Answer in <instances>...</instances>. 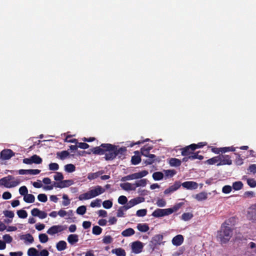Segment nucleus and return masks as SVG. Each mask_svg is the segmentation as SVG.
Instances as JSON below:
<instances>
[{
	"label": "nucleus",
	"mask_w": 256,
	"mask_h": 256,
	"mask_svg": "<svg viewBox=\"0 0 256 256\" xmlns=\"http://www.w3.org/2000/svg\"><path fill=\"white\" fill-rule=\"evenodd\" d=\"M105 192V189L101 186H97L87 192L81 194L78 196L80 200H87L96 197Z\"/></svg>",
	"instance_id": "1"
},
{
	"label": "nucleus",
	"mask_w": 256,
	"mask_h": 256,
	"mask_svg": "<svg viewBox=\"0 0 256 256\" xmlns=\"http://www.w3.org/2000/svg\"><path fill=\"white\" fill-rule=\"evenodd\" d=\"M20 183V180L12 176L8 175L0 179V186H2L6 188H14Z\"/></svg>",
	"instance_id": "2"
},
{
	"label": "nucleus",
	"mask_w": 256,
	"mask_h": 256,
	"mask_svg": "<svg viewBox=\"0 0 256 256\" xmlns=\"http://www.w3.org/2000/svg\"><path fill=\"white\" fill-rule=\"evenodd\" d=\"M232 231L230 227L222 226L221 230L218 232L217 238L222 243L228 242L232 236Z\"/></svg>",
	"instance_id": "3"
},
{
	"label": "nucleus",
	"mask_w": 256,
	"mask_h": 256,
	"mask_svg": "<svg viewBox=\"0 0 256 256\" xmlns=\"http://www.w3.org/2000/svg\"><path fill=\"white\" fill-rule=\"evenodd\" d=\"M74 182L72 180H62L60 182L54 183V185L46 186H44V189L46 190H52L54 187H56L60 188L68 187L74 184Z\"/></svg>",
	"instance_id": "4"
},
{
	"label": "nucleus",
	"mask_w": 256,
	"mask_h": 256,
	"mask_svg": "<svg viewBox=\"0 0 256 256\" xmlns=\"http://www.w3.org/2000/svg\"><path fill=\"white\" fill-rule=\"evenodd\" d=\"M102 146L106 147L105 151V158L106 160H112L116 156V154L114 151L115 146L109 144H102Z\"/></svg>",
	"instance_id": "5"
},
{
	"label": "nucleus",
	"mask_w": 256,
	"mask_h": 256,
	"mask_svg": "<svg viewBox=\"0 0 256 256\" xmlns=\"http://www.w3.org/2000/svg\"><path fill=\"white\" fill-rule=\"evenodd\" d=\"M148 172L147 170H144L141 172H136L131 174L128 175L126 176L122 177L120 180L122 182H126L128 180H136L142 178L143 177H144L148 174Z\"/></svg>",
	"instance_id": "6"
},
{
	"label": "nucleus",
	"mask_w": 256,
	"mask_h": 256,
	"mask_svg": "<svg viewBox=\"0 0 256 256\" xmlns=\"http://www.w3.org/2000/svg\"><path fill=\"white\" fill-rule=\"evenodd\" d=\"M67 228V226L66 225H54L50 228L46 233L50 236H54L56 234L62 232Z\"/></svg>",
	"instance_id": "7"
},
{
	"label": "nucleus",
	"mask_w": 256,
	"mask_h": 256,
	"mask_svg": "<svg viewBox=\"0 0 256 256\" xmlns=\"http://www.w3.org/2000/svg\"><path fill=\"white\" fill-rule=\"evenodd\" d=\"M144 246V244L140 241H135L130 244L132 252L138 254L140 253Z\"/></svg>",
	"instance_id": "8"
},
{
	"label": "nucleus",
	"mask_w": 256,
	"mask_h": 256,
	"mask_svg": "<svg viewBox=\"0 0 256 256\" xmlns=\"http://www.w3.org/2000/svg\"><path fill=\"white\" fill-rule=\"evenodd\" d=\"M144 201V198L142 197H137L134 198L130 200L126 205H125V208L126 209H129L132 206L142 202Z\"/></svg>",
	"instance_id": "9"
},
{
	"label": "nucleus",
	"mask_w": 256,
	"mask_h": 256,
	"mask_svg": "<svg viewBox=\"0 0 256 256\" xmlns=\"http://www.w3.org/2000/svg\"><path fill=\"white\" fill-rule=\"evenodd\" d=\"M220 158L219 162L218 163L217 166L223 165H231L232 164V160L230 157L228 155H220Z\"/></svg>",
	"instance_id": "10"
},
{
	"label": "nucleus",
	"mask_w": 256,
	"mask_h": 256,
	"mask_svg": "<svg viewBox=\"0 0 256 256\" xmlns=\"http://www.w3.org/2000/svg\"><path fill=\"white\" fill-rule=\"evenodd\" d=\"M14 156V153L10 149H5L0 152V158L4 160H10Z\"/></svg>",
	"instance_id": "11"
},
{
	"label": "nucleus",
	"mask_w": 256,
	"mask_h": 256,
	"mask_svg": "<svg viewBox=\"0 0 256 256\" xmlns=\"http://www.w3.org/2000/svg\"><path fill=\"white\" fill-rule=\"evenodd\" d=\"M196 149V144H192L182 149V155L183 156H189Z\"/></svg>",
	"instance_id": "12"
},
{
	"label": "nucleus",
	"mask_w": 256,
	"mask_h": 256,
	"mask_svg": "<svg viewBox=\"0 0 256 256\" xmlns=\"http://www.w3.org/2000/svg\"><path fill=\"white\" fill-rule=\"evenodd\" d=\"M32 214L34 216H38L40 218H45L47 216V214L44 212L40 210L37 208H34L31 210Z\"/></svg>",
	"instance_id": "13"
},
{
	"label": "nucleus",
	"mask_w": 256,
	"mask_h": 256,
	"mask_svg": "<svg viewBox=\"0 0 256 256\" xmlns=\"http://www.w3.org/2000/svg\"><path fill=\"white\" fill-rule=\"evenodd\" d=\"M182 186L187 190H196L198 188V184L194 182L188 181L182 184Z\"/></svg>",
	"instance_id": "14"
},
{
	"label": "nucleus",
	"mask_w": 256,
	"mask_h": 256,
	"mask_svg": "<svg viewBox=\"0 0 256 256\" xmlns=\"http://www.w3.org/2000/svg\"><path fill=\"white\" fill-rule=\"evenodd\" d=\"M120 188L126 191L135 190L136 186L134 183L124 182L120 184Z\"/></svg>",
	"instance_id": "15"
},
{
	"label": "nucleus",
	"mask_w": 256,
	"mask_h": 256,
	"mask_svg": "<svg viewBox=\"0 0 256 256\" xmlns=\"http://www.w3.org/2000/svg\"><path fill=\"white\" fill-rule=\"evenodd\" d=\"M20 239L23 240L26 244H32L34 241L33 236L30 234L22 235Z\"/></svg>",
	"instance_id": "16"
},
{
	"label": "nucleus",
	"mask_w": 256,
	"mask_h": 256,
	"mask_svg": "<svg viewBox=\"0 0 256 256\" xmlns=\"http://www.w3.org/2000/svg\"><path fill=\"white\" fill-rule=\"evenodd\" d=\"M180 186V184L178 182H176L172 186H170L168 188L166 189L164 193L166 194H170L177 190H178Z\"/></svg>",
	"instance_id": "17"
},
{
	"label": "nucleus",
	"mask_w": 256,
	"mask_h": 256,
	"mask_svg": "<svg viewBox=\"0 0 256 256\" xmlns=\"http://www.w3.org/2000/svg\"><path fill=\"white\" fill-rule=\"evenodd\" d=\"M184 237L181 234H178L174 236L172 240V244L176 246H180L184 242Z\"/></svg>",
	"instance_id": "18"
},
{
	"label": "nucleus",
	"mask_w": 256,
	"mask_h": 256,
	"mask_svg": "<svg viewBox=\"0 0 256 256\" xmlns=\"http://www.w3.org/2000/svg\"><path fill=\"white\" fill-rule=\"evenodd\" d=\"M248 216L250 219L256 220V204L249 208Z\"/></svg>",
	"instance_id": "19"
},
{
	"label": "nucleus",
	"mask_w": 256,
	"mask_h": 256,
	"mask_svg": "<svg viewBox=\"0 0 256 256\" xmlns=\"http://www.w3.org/2000/svg\"><path fill=\"white\" fill-rule=\"evenodd\" d=\"M163 239V236L162 234H156L154 236L151 240V242L154 246L161 244Z\"/></svg>",
	"instance_id": "20"
},
{
	"label": "nucleus",
	"mask_w": 256,
	"mask_h": 256,
	"mask_svg": "<svg viewBox=\"0 0 256 256\" xmlns=\"http://www.w3.org/2000/svg\"><path fill=\"white\" fill-rule=\"evenodd\" d=\"M193 197L198 201L201 202L205 200L208 198V194L206 192H202L195 194Z\"/></svg>",
	"instance_id": "21"
},
{
	"label": "nucleus",
	"mask_w": 256,
	"mask_h": 256,
	"mask_svg": "<svg viewBox=\"0 0 256 256\" xmlns=\"http://www.w3.org/2000/svg\"><path fill=\"white\" fill-rule=\"evenodd\" d=\"M168 164L171 166L177 167L180 166L182 161L176 158H170L168 160Z\"/></svg>",
	"instance_id": "22"
},
{
	"label": "nucleus",
	"mask_w": 256,
	"mask_h": 256,
	"mask_svg": "<svg viewBox=\"0 0 256 256\" xmlns=\"http://www.w3.org/2000/svg\"><path fill=\"white\" fill-rule=\"evenodd\" d=\"M106 150V147L102 146V144L100 146L94 148L92 152L94 154H103L105 153V151Z\"/></svg>",
	"instance_id": "23"
},
{
	"label": "nucleus",
	"mask_w": 256,
	"mask_h": 256,
	"mask_svg": "<svg viewBox=\"0 0 256 256\" xmlns=\"http://www.w3.org/2000/svg\"><path fill=\"white\" fill-rule=\"evenodd\" d=\"M112 253L115 254L116 256H126V252L122 248H116L112 250Z\"/></svg>",
	"instance_id": "24"
},
{
	"label": "nucleus",
	"mask_w": 256,
	"mask_h": 256,
	"mask_svg": "<svg viewBox=\"0 0 256 256\" xmlns=\"http://www.w3.org/2000/svg\"><path fill=\"white\" fill-rule=\"evenodd\" d=\"M67 240L70 244H74L78 241V236L77 234H71L68 236Z\"/></svg>",
	"instance_id": "25"
},
{
	"label": "nucleus",
	"mask_w": 256,
	"mask_h": 256,
	"mask_svg": "<svg viewBox=\"0 0 256 256\" xmlns=\"http://www.w3.org/2000/svg\"><path fill=\"white\" fill-rule=\"evenodd\" d=\"M134 232H135L134 229L132 228H128L122 231V235L125 237L130 236L134 234Z\"/></svg>",
	"instance_id": "26"
},
{
	"label": "nucleus",
	"mask_w": 256,
	"mask_h": 256,
	"mask_svg": "<svg viewBox=\"0 0 256 256\" xmlns=\"http://www.w3.org/2000/svg\"><path fill=\"white\" fill-rule=\"evenodd\" d=\"M24 200L27 203H32L35 200V198L32 194H28V193L24 197Z\"/></svg>",
	"instance_id": "27"
},
{
	"label": "nucleus",
	"mask_w": 256,
	"mask_h": 256,
	"mask_svg": "<svg viewBox=\"0 0 256 256\" xmlns=\"http://www.w3.org/2000/svg\"><path fill=\"white\" fill-rule=\"evenodd\" d=\"M136 228L138 230L141 232H146L149 230V227L146 224H138Z\"/></svg>",
	"instance_id": "28"
},
{
	"label": "nucleus",
	"mask_w": 256,
	"mask_h": 256,
	"mask_svg": "<svg viewBox=\"0 0 256 256\" xmlns=\"http://www.w3.org/2000/svg\"><path fill=\"white\" fill-rule=\"evenodd\" d=\"M56 246L58 251H62L66 248V243L64 240H60L57 243Z\"/></svg>",
	"instance_id": "29"
},
{
	"label": "nucleus",
	"mask_w": 256,
	"mask_h": 256,
	"mask_svg": "<svg viewBox=\"0 0 256 256\" xmlns=\"http://www.w3.org/2000/svg\"><path fill=\"white\" fill-rule=\"evenodd\" d=\"M164 177V174L163 172H154L152 174V178L155 180H160L163 179Z\"/></svg>",
	"instance_id": "30"
},
{
	"label": "nucleus",
	"mask_w": 256,
	"mask_h": 256,
	"mask_svg": "<svg viewBox=\"0 0 256 256\" xmlns=\"http://www.w3.org/2000/svg\"><path fill=\"white\" fill-rule=\"evenodd\" d=\"M220 158L219 156H214L210 159L208 160L205 162V164H218L219 162Z\"/></svg>",
	"instance_id": "31"
},
{
	"label": "nucleus",
	"mask_w": 256,
	"mask_h": 256,
	"mask_svg": "<svg viewBox=\"0 0 256 256\" xmlns=\"http://www.w3.org/2000/svg\"><path fill=\"white\" fill-rule=\"evenodd\" d=\"M232 187L235 190H239L242 188L243 184L240 181H237L233 182Z\"/></svg>",
	"instance_id": "32"
},
{
	"label": "nucleus",
	"mask_w": 256,
	"mask_h": 256,
	"mask_svg": "<svg viewBox=\"0 0 256 256\" xmlns=\"http://www.w3.org/2000/svg\"><path fill=\"white\" fill-rule=\"evenodd\" d=\"M147 180L146 179H141L139 180L136 181L134 182V185L136 186V188L138 187H144L147 184Z\"/></svg>",
	"instance_id": "33"
},
{
	"label": "nucleus",
	"mask_w": 256,
	"mask_h": 256,
	"mask_svg": "<svg viewBox=\"0 0 256 256\" xmlns=\"http://www.w3.org/2000/svg\"><path fill=\"white\" fill-rule=\"evenodd\" d=\"M103 174L102 172L100 171L94 173H90L88 174V178L90 180H92L96 178L100 175Z\"/></svg>",
	"instance_id": "34"
},
{
	"label": "nucleus",
	"mask_w": 256,
	"mask_h": 256,
	"mask_svg": "<svg viewBox=\"0 0 256 256\" xmlns=\"http://www.w3.org/2000/svg\"><path fill=\"white\" fill-rule=\"evenodd\" d=\"M126 148L124 147L120 148L118 149V147L116 146V148H114V151L116 154V156H118L120 157L124 154L126 152Z\"/></svg>",
	"instance_id": "35"
},
{
	"label": "nucleus",
	"mask_w": 256,
	"mask_h": 256,
	"mask_svg": "<svg viewBox=\"0 0 256 256\" xmlns=\"http://www.w3.org/2000/svg\"><path fill=\"white\" fill-rule=\"evenodd\" d=\"M28 256H39V252L35 248H31L28 250Z\"/></svg>",
	"instance_id": "36"
},
{
	"label": "nucleus",
	"mask_w": 256,
	"mask_h": 256,
	"mask_svg": "<svg viewBox=\"0 0 256 256\" xmlns=\"http://www.w3.org/2000/svg\"><path fill=\"white\" fill-rule=\"evenodd\" d=\"M164 173L166 178H171L176 174V172L174 170H164Z\"/></svg>",
	"instance_id": "37"
},
{
	"label": "nucleus",
	"mask_w": 256,
	"mask_h": 256,
	"mask_svg": "<svg viewBox=\"0 0 256 256\" xmlns=\"http://www.w3.org/2000/svg\"><path fill=\"white\" fill-rule=\"evenodd\" d=\"M72 210H70L68 212H66L64 210H60L58 212V215H59L60 217H64L66 216H70L71 215H72Z\"/></svg>",
	"instance_id": "38"
},
{
	"label": "nucleus",
	"mask_w": 256,
	"mask_h": 256,
	"mask_svg": "<svg viewBox=\"0 0 256 256\" xmlns=\"http://www.w3.org/2000/svg\"><path fill=\"white\" fill-rule=\"evenodd\" d=\"M64 170L68 172H72L76 170V167L72 164H68L64 166Z\"/></svg>",
	"instance_id": "39"
},
{
	"label": "nucleus",
	"mask_w": 256,
	"mask_h": 256,
	"mask_svg": "<svg viewBox=\"0 0 256 256\" xmlns=\"http://www.w3.org/2000/svg\"><path fill=\"white\" fill-rule=\"evenodd\" d=\"M57 156L61 160H64L68 156L69 152L68 151L64 150L57 153Z\"/></svg>",
	"instance_id": "40"
},
{
	"label": "nucleus",
	"mask_w": 256,
	"mask_h": 256,
	"mask_svg": "<svg viewBox=\"0 0 256 256\" xmlns=\"http://www.w3.org/2000/svg\"><path fill=\"white\" fill-rule=\"evenodd\" d=\"M193 217V214L190 212L184 213L182 215V220L184 221L190 220Z\"/></svg>",
	"instance_id": "41"
},
{
	"label": "nucleus",
	"mask_w": 256,
	"mask_h": 256,
	"mask_svg": "<svg viewBox=\"0 0 256 256\" xmlns=\"http://www.w3.org/2000/svg\"><path fill=\"white\" fill-rule=\"evenodd\" d=\"M152 216L154 217L158 218L164 216L162 209H156L152 213Z\"/></svg>",
	"instance_id": "42"
},
{
	"label": "nucleus",
	"mask_w": 256,
	"mask_h": 256,
	"mask_svg": "<svg viewBox=\"0 0 256 256\" xmlns=\"http://www.w3.org/2000/svg\"><path fill=\"white\" fill-rule=\"evenodd\" d=\"M131 161L133 164L136 165L138 164L140 162L141 158L140 156L134 155L132 156Z\"/></svg>",
	"instance_id": "43"
},
{
	"label": "nucleus",
	"mask_w": 256,
	"mask_h": 256,
	"mask_svg": "<svg viewBox=\"0 0 256 256\" xmlns=\"http://www.w3.org/2000/svg\"><path fill=\"white\" fill-rule=\"evenodd\" d=\"M33 164H40L42 162V159L38 156L34 154L32 156Z\"/></svg>",
	"instance_id": "44"
},
{
	"label": "nucleus",
	"mask_w": 256,
	"mask_h": 256,
	"mask_svg": "<svg viewBox=\"0 0 256 256\" xmlns=\"http://www.w3.org/2000/svg\"><path fill=\"white\" fill-rule=\"evenodd\" d=\"M152 148L151 146H144L141 148V153L143 156H147L149 154V151L151 150Z\"/></svg>",
	"instance_id": "45"
},
{
	"label": "nucleus",
	"mask_w": 256,
	"mask_h": 256,
	"mask_svg": "<svg viewBox=\"0 0 256 256\" xmlns=\"http://www.w3.org/2000/svg\"><path fill=\"white\" fill-rule=\"evenodd\" d=\"M38 238H39L40 241L42 243H46L48 240V236L45 234H39Z\"/></svg>",
	"instance_id": "46"
},
{
	"label": "nucleus",
	"mask_w": 256,
	"mask_h": 256,
	"mask_svg": "<svg viewBox=\"0 0 256 256\" xmlns=\"http://www.w3.org/2000/svg\"><path fill=\"white\" fill-rule=\"evenodd\" d=\"M102 240L104 244H109L112 242L113 238L109 235L105 236Z\"/></svg>",
	"instance_id": "47"
},
{
	"label": "nucleus",
	"mask_w": 256,
	"mask_h": 256,
	"mask_svg": "<svg viewBox=\"0 0 256 256\" xmlns=\"http://www.w3.org/2000/svg\"><path fill=\"white\" fill-rule=\"evenodd\" d=\"M4 242L5 243L10 244L12 241V238L8 234H5L2 236Z\"/></svg>",
	"instance_id": "48"
},
{
	"label": "nucleus",
	"mask_w": 256,
	"mask_h": 256,
	"mask_svg": "<svg viewBox=\"0 0 256 256\" xmlns=\"http://www.w3.org/2000/svg\"><path fill=\"white\" fill-rule=\"evenodd\" d=\"M203 156L201 155H198L196 153H192L189 156V158L190 160H194L195 159H198V160H202L203 159Z\"/></svg>",
	"instance_id": "49"
},
{
	"label": "nucleus",
	"mask_w": 256,
	"mask_h": 256,
	"mask_svg": "<svg viewBox=\"0 0 256 256\" xmlns=\"http://www.w3.org/2000/svg\"><path fill=\"white\" fill-rule=\"evenodd\" d=\"M17 214L19 218H25L28 216L26 212L23 210H18L17 212Z\"/></svg>",
	"instance_id": "50"
},
{
	"label": "nucleus",
	"mask_w": 256,
	"mask_h": 256,
	"mask_svg": "<svg viewBox=\"0 0 256 256\" xmlns=\"http://www.w3.org/2000/svg\"><path fill=\"white\" fill-rule=\"evenodd\" d=\"M54 178L55 180L60 182L64 179V177L61 172H56L54 175Z\"/></svg>",
	"instance_id": "51"
},
{
	"label": "nucleus",
	"mask_w": 256,
	"mask_h": 256,
	"mask_svg": "<svg viewBox=\"0 0 256 256\" xmlns=\"http://www.w3.org/2000/svg\"><path fill=\"white\" fill-rule=\"evenodd\" d=\"M102 206L106 209H109L112 206V202L110 200H104L102 203Z\"/></svg>",
	"instance_id": "52"
},
{
	"label": "nucleus",
	"mask_w": 256,
	"mask_h": 256,
	"mask_svg": "<svg viewBox=\"0 0 256 256\" xmlns=\"http://www.w3.org/2000/svg\"><path fill=\"white\" fill-rule=\"evenodd\" d=\"M86 206H79L76 210V212L78 214L83 215L86 212Z\"/></svg>",
	"instance_id": "53"
},
{
	"label": "nucleus",
	"mask_w": 256,
	"mask_h": 256,
	"mask_svg": "<svg viewBox=\"0 0 256 256\" xmlns=\"http://www.w3.org/2000/svg\"><path fill=\"white\" fill-rule=\"evenodd\" d=\"M18 190L20 194L23 196L24 197L28 193V190L26 186L20 187Z\"/></svg>",
	"instance_id": "54"
},
{
	"label": "nucleus",
	"mask_w": 256,
	"mask_h": 256,
	"mask_svg": "<svg viewBox=\"0 0 256 256\" xmlns=\"http://www.w3.org/2000/svg\"><path fill=\"white\" fill-rule=\"evenodd\" d=\"M128 209L125 208V206L120 208L117 212V216L120 218L124 216V210H126Z\"/></svg>",
	"instance_id": "55"
},
{
	"label": "nucleus",
	"mask_w": 256,
	"mask_h": 256,
	"mask_svg": "<svg viewBox=\"0 0 256 256\" xmlns=\"http://www.w3.org/2000/svg\"><path fill=\"white\" fill-rule=\"evenodd\" d=\"M48 168L50 170H57L59 169V165L55 162L50 163L48 165Z\"/></svg>",
	"instance_id": "56"
},
{
	"label": "nucleus",
	"mask_w": 256,
	"mask_h": 256,
	"mask_svg": "<svg viewBox=\"0 0 256 256\" xmlns=\"http://www.w3.org/2000/svg\"><path fill=\"white\" fill-rule=\"evenodd\" d=\"M100 202H101V200H100V199H96V200L92 201L90 203V206L92 207V208H94V207H100Z\"/></svg>",
	"instance_id": "57"
},
{
	"label": "nucleus",
	"mask_w": 256,
	"mask_h": 256,
	"mask_svg": "<svg viewBox=\"0 0 256 256\" xmlns=\"http://www.w3.org/2000/svg\"><path fill=\"white\" fill-rule=\"evenodd\" d=\"M147 213V210L146 209H141L137 210L136 215L139 217L144 216Z\"/></svg>",
	"instance_id": "58"
},
{
	"label": "nucleus",
	"mask_w": 256,
	"mask_h": 256,
	"mask_svg": "<svg viewBox=\"0 0 256 256\" xmlns=\"http://www.w3.org/2000/svg\"><path fill=\"white\" fill-rule=\"evenodd\" d=\"M102 229L98 226H94L92 228V233L96 235H99L102 233Z\"/></svg>",
	"instance_id": "59"
},
{
	"label": "nucleus",
	"mask_w": 256,
	"mask_h": 256,
	"mask_svg": "<svg viewBox=\"0 0 256 256\" xmlns=\"http://www.w3.org/2000/svg\"><path fill=\"white\" fill-rule=\"evenodd\" d=\"M156 204L158 207H164L166 205V202L164 199L159 198L157 200Z\"/></svg>",
	"instance_id": "60"
},
{
	"label": "nucleus",
	"mask_w": 256,
	"mask_h": 256,
	"mask_svg": "<svg viewBox=\"0 0 256 256\" xmlns=\"http://www.w3.org/2000/svg\"><path fill=\"white\" fill-rule=\"evenodd\" d=\"M38 199L39 201L43 202H46L48 200L47 196L46 194H38Z\"/></svg>",
	"instance_id": "61"
},
{
	"label": "nucleus",
	"mask_w": 256,
	"mask_h": 256,
	"mask_svg": "<svg viewBox=\"0 0 256 256\" xmlns=\"http://www.w3.org/2000/svg\"><path fill=\"white\" fill-rule=\"evenodd\" d=\"M62 198L64 199V201L62 202V204L64 206H67L70 204V200H69L68 196L64 194L62 196Z\"/></svg>",
	"instance_id": "62"
},
{
	"label": "nucleus",
	"mask_w": 256,
	"mask_h": 256,
	"mask_svg": "<svg viewBox=\"0 0 256 256\" xmlns=\"http://www.w3.org/2000/svg\"><path fill=\"white\" fill-rule=\"evenodd\" d=\"M232 190V187L230 186L226 185L224 186L222 188V192L224 194H229Z\"/></svg>",
	"instance_id": "63"
},
{
	"label": "nucleus",
	"mask_w": 256,
	"mask_h": 256,
	"mask_svg": "<svg viewBox=\"0 0 256 256\" xmlns=\"http://www.w3.org/2000/svg\"><path fill=\"white\" fill-rule=\"evenodd\" d=\"M128 199L126 196H121L118 198V202L121 204H124L127 202Z\"/></svg>",
	"instance_id": "64"
}]
</instances>
